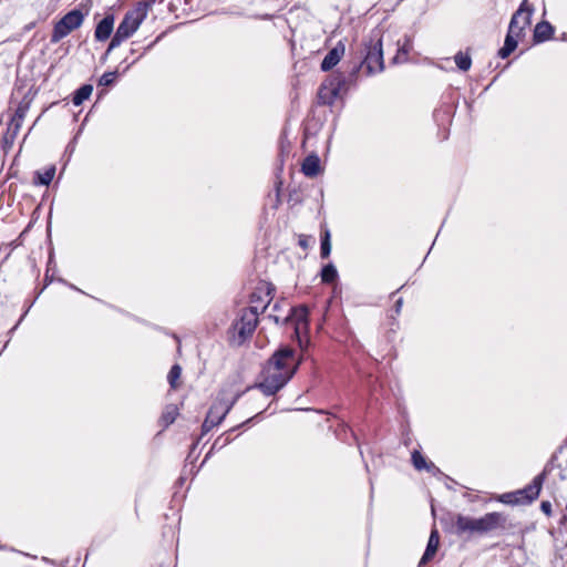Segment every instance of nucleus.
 <instances>
[{
    "label": "nucleus",
    "mask_w": 567,
    "mask_h": 567,
    "mask_svg": "<svg viewBox=\"0 0 567 567\" xmlns=\"http://www.w3.org/2000/svg\"><path fill=\"white\" fill-rule=\"evenodd\" d=\"M301 360L292 348L281 346L267 360L261 372V381L254 388L266 396L275 395L292 379Z\"/></svg>",
    "instance_id": "nucleus-1"
},
{
    "label": "nucleus",
    "mask_w": 567,
    "mask_h": 567,
    "mask_svg": "<svg viewBox=\"0 0 567 567\" xmlns=\"http://www.w3.org/2000/svg\"><path fill=\"white\" fill-rule=\"evenodd\" d=\"M513 525L508 523L505 514L498 512L487 513L480 518L464 516L462 514L455 515L454 534L462 536L464 534H487L494 530H507Z\"/></svg>",
    "instance_id": "nucleus-2"
},
{
    "label": "nucleus",
    "mask_w": 567,
    "mask_h": 567,
    "mask_svg": "<svg viewBox=\"0 0 567 567\" xmlns=\"http://www.w3.org/2000/svg\"><path fill=\"white\" fill-rule=\"evenodd\" d=\"M363 59L354 62L349 70V80L357 81L360 71L367 75H374L384 70L382 38L379 31H373L370 38L363 43Z\"/></svg>",
    "instance_id": "nucleus-3"
},
{
    "label": "nucleus",
    "mask_w": 567,
    "mask_h": 567,
    "mask_svg": "<svg viewBox=\"0 0 567 567\" xmlns=\"http://www.w3.org/2000/svg\"><path fill=\"white\" fill-rule=\"evenodd\" d=\"M258 308L255 306L241 310L240 317L231 323L228 331L233 333V343L240 347L252 337L258 324Z\"/></svg>",
    "instance_id": "nucleus-4"
},
{
    "label": "nucleus",
    "mask_w": 567,
    "mask_h": 567,
    "mask_svg": "<svg viewBox=\"0 0 567 567\" xmlns=\"http://www.w3.org/2000/svg\"><path fill=\"white\" fill-rule=\"evenodd\" d=\"M349 74L341 73L330 74L320 85L318 90V103L321 105H332L339 96L342 89L351 83Z\"/></svg>",
    "instance_id": "nucleus-5"
},
{
    "label": "nucleus",
    "mask_w": 567,
    "mask_h": 567,
    "mask_svg": "<svg viewBox=\"0 0 567 567\" xmlns=\"http://www.w3.org/2000/svg\"><path fill=\"white\" fill-rule=\"evenodd\" d=\"M142 23V2L137 3L135 10L125 14L112 38L107 51L117 48L124 40L128 39Z\"/></svg>",
    "instance_id": "nucleus-6"
},
{
    "label": "nucleus",
    "mask_w": 567,
    "mask_h": 567,
    "mask_svg": "<svg viewBox=\"0 0 567 567\" xmlns=\"http://www.w3.org/2000/svg\"><path fill=\"white\" fill-rule=\"evenodd\" d=\"M84 20V14L81 10L74 9L63 16L53 28L51 34V42L58 43L72 31L79 29Z\"/></svg>",
    "instance_id": "nucleus-7"
},
{
    "label": "nucleus",
    "mask_w": 567,
    "mask_h": 567,
    "mask_svg": "<svg viewBox=\"0 0 567 567\" xmlns=\"http://www.w3.org/2000/svg\"><path fill=\"white\" fill-rule=\"evenodd\" d=\"M557 461V455L551 456L548 463L545 465L542 473L536 475L532 483L527 485L526 487L516 491L517 495L522 498V504H530L533 501H535L539 492L542 489L543 483L547 476L548 473H550L554 470V464Z\"/></svg>",
    "instance_id": "nucleus-8"
},
{
    "label": "nucleus",
    "mask_w": 567,
    "mask_h": 567,
    "mask_svg": "<svg viewBox=\"0 0 567 567\" xmlns=\"http://www.w3.org/2000/svg\"><path fill=\"white\" fill-rule=\"evenodd\" d=\"M241 393H236L230 400L224 396V392H219L215 402L212 404L207 412L208 421H215V424H220L226 415L230 412L236 404Z\"/></svg>",
    "instance_id": "nucleus-9"
},
{
    "label": "nucleus",
    "mask_w": 567,
    "mask_h": 567,
    "mask_svg": "<svg viewBox=\"0 0 567 567\" xmlns=\"http://www.w3.org/2000/svg\"><path fill=\"white\" fill-rule=\"evenodd\" d=\"M308 308L306 306L292 307L289 311V315L284 318L282 322H293L295 324V334L298 339V343L301 349L305 348L303 339L300 337V330L308 328Z\"/></svg>",
    "instance_id": "nucleus-10"
},
{
    "label": "nucleus",
    "mask_w": 567,
    "mask_h": 567,
    "mask_svg": "<svg viewBox=\"0 0 567 567\" xmlns=\"http://www.w3.org/2000/svg\"><path fill=\"white\" fill-rule=\"evenodd\" d=\"M533 12H534V8L530 4H528L527 0H524L519 4L518 9L512 16V17H517V20H516V22H517L516 32L517 33H514L516 35V38H520L524 34L525 28L530 24Z\"/></svg>",
    "instance_id": "nucleus-11"
},
{
    "label": "nucleus",
    "mask_w": 567,
    "mask_h": 567,
    "mask_svg": "<svg viewBox=\"0 0 567 567\" xmlns=\"http://www.w3.org/2000/svg\"><path fill=\"white\" fill-rule=\"evenodd\" d=\"M516 20H517V17H512V19L509 21L508 31L505 37L504 45L498 51V56L502 59L508 58L517 48V43H518L517 39L518 38H516V35L514 34V33H517L516 32V28H517Z\"/></svg>",
    "instance_id": "nucleus-12"
},
{
    "label": "nucleus",
    "mask_w": 567,
    "mask_h": 567,
    "mask_svg": "<svg viewBox=\"0 0 567 567\" xmlns=\"http://www.w3.org/2000/svg\"><path fill=\"white\" fill-rule=\"evenodd\" d=\"M344 51L346 45L343 41L340 40L323 58L320 65L321 70L324 72L332 70L344 55Z\"/></svg>",
    "instance_id": "nucleus-13"
},
{
    "label": "nucleus",
    "mask_w": 567,
    "mask_h": 567,
    "mask_svg": "<svg viewBox=\"0 0 567 567\" xmlns=\"http://www.w3.org/2000/svg\"><path fill=\"white\" fill-rule=\"evenodd\" d=\"M114 27L113 16L104 17L96 25L94 35L97 41H105L110 38Z\"/></svg>",
    "instance_id": "nucleus-14"
},
{
    "label": "nucleus",
    "mask_w": 567,
    "mask_h": 567,
    "mask_svg": "<svg viewBox=\"0 0 567 567\" xmlns=\"http://www.w3.org/2000/svg\"><path fill=\"white\" fill-rule=\"evenodd\" d=\"M320 158L317 154L308 155L301 165V172L307 177H316L320 173Z\"/></svg>",
    "instance_id": "nucleus-15"
},
{
    "label": "nucleus",
    "mask_w": 567,
    "mask_h": 567,
    "mask_svg": "<svg viewBox=\"0 0 567 567\" xmlns=\"http://www.w3.org/2000/svg\"><path fill=\"white\" fill-rule=\"evenodd\" d=\"M439 542H440L439 533L436 529H433L430 534L425 551L420 559L419 567L426 564L427 561H430L433 558V556L435 555V553L437 550Z\"/></svg>",
    "instance_id": "nucleus-16"
},
{
    "label": "nucleus",
    "mask_w": 567,
    "mask_h": 567,
    "mask_svg": "<svg viewBox=\"0 0 567 567\" xmlns=\"http://www.w3.org/2000/svg\"><path fill=\"white\" fill-rule=\"evenodd\" d=\"M555 32L554 27L548 21H540L534 29V41L542 43L549 40Z\"/></svg>",
    "instance_id": "nucleus-17"
},
{
    "label": "nucleus",
    "mask_w": 567,
    "mask_h": 567,
    "mask_svg": "<svg viewBox=\"0 0 567 567\" xmlns=\"http://www.w3.org/2000/svg\"><path fill=\"white\" fill-rule=\"evenodd\" d=\"M412 464L417 471L427 470L433 472H439V468L433 463H427L422 453L417 450H414L411 455Z\"/></svg>",
    "instance_id": "nucleus-18"
},
{
    "label": "nucleus",
    "mask_w": 567,
    "mask_h": 567,
    "mask_svg": "<svg viewBox=\"0 0 567 567\" xmlns=\"http://www.w3.org/2000/svg\"><path fill=\"white\" fill-rule=\"evenodd\" d=\"M28 104H19L16 112H14V115L11 120V123H10V127H13V133L16 134L20 127H21V124H22V121L28 112Z\"/></svg>",
    "instance_id": "nucleus-19"
},
{
    "label": "nucleus",
    "mask_w": 567,
    "mask_h": 567,
    "mask_svg": "<svg viewBox=\"0 0 567 567\" xmlns=\"http://www.w3.org/2000/svg\"><path fill=\"white\" fill-rule=\"evenodd\" d=\"M93 91V86L90 84H84L79 87L73 95L72 103L76 106L81 105L85 100H87Z\"/></svg>",
    "instance_id": "nucleus-20"
},
{
    "label": "nucleus",
    "mask_w": 567,
    "mask_h": 567,
    "mask_svg": "<svg viewBox=\"0 0 567 567\" xmlns=\"http://www.w3.org/2000/svg\"><path fill=\"white\" fill-rule=\"evenodd\" d=\"M320 276L323 284H332L338 279V270L333 264L329 262L322 267Z\"/></svg>",
    "instance_id": "nucleus-21"
},
{
    "label": "nucleus",
    "mask_w": 567,
    "mask_h": 567,
    "mask_svg": "<svg viewBox=\"0 0 567 567\" xmlns=\"http://www.w3.org/2000/svg\"><path fill=\"white\" fill-rule=\"evenodd\" d=\"M331 235L329 229H326L321 233V243H320V256L326 259L331 254Z\"/></svg>",
    "instance_id": "nucleus-22"
},
{
    "label": "nucleus",
    "mask_w": 567,
    "mask_h": 567,
    "mask_svg": "<svg viewBox=\"0 0 567 567\" xmlns=\"http://www.w3.org/2000/svg\"><path fill=\"white\" fill-rule=\"evenodd\" d=\"M177 415H178L177 408L174 405H169L163 412V414L161 416V423L163 424L164 427H167L175 422Z\"/></svg>",
    "instance_id": "nucleus-23"
},
{
    "label": "nucleus",
    "mask_w": 567,
    "mask_h": 567,
    "mask_svg": "<svg viewBox=\"0 0 567 567\" xmlns=\"http://www.w3.org/2000/svg\"><path fill=\"white\" fill-rule=\"evenodd\" d=\"M454 61L457 68L463 72H466L471 69L472 59L467 53H463L462 51L457 52L454 56Z\"/></svg>",
    "instance_id": "nucleus-24"
},
{
    "label": "nucleus",
    "mask_w": 567,
    "mask_h": 567,
    "mask_svg": "<svg viewBox=\"0 0 567 567\" xmlns=\"http://www.w3.org/2000/svg\"><path fill=\"white\" fill-rule=\"evenodd\" d=\"M54 174H55L54 166L47 168L44 172H37V183L40 185L48 186L52 182Z\"/></svg>",
    "instance_id": "nucleus-25"
},
{
    "label": "nucleus",
    "mask_w": 567,
    "mask_h": 567,
    "mask_svg": "<svg viewBox=\"0 0 567 567\" xmlns=\"http://www.w3.org/2000/svg\"><path fill=\"white\" fill-rule=\"evenodd\" d=\"M181 374L182 368L178 364H174L167 374V380L172 389H177V380L181 378Z\"/></svg>",
    "instance_id": "nucleus-26"
},
{
    "label": "nucleus",
    "mask_w": 567,
    "mask_h": 567,
    "mask_svg": "<svg viewBox=\"0 0 567 567\" xmlns=\"http://www.w3.org/2000/svg\"><path fill=\"white\" fill-rule=\"evenodd\" d=\"M501 502L511 505L522 504V498L517 495V492L505 493L501 496Z\"/></svg>",
    "instance_id": "nucleus-27"
},
{
    "label": "nucleus",
    "mask_w": 567,
    "mask_h": 567,
    "mask_svg": "<svg viewBox=\"0 0 567 567\" xmlns=\"http://www.w3.org/2000/svg\"><path fill=\"white\" fill-rule=\"evenodd\" d=\"M555 467L560 470L559 478L561 481L566 480L565 472L567 471V453H565L563 456H559V460H557L554 464V468Z\"/></svg>",
    "instance_id": "nucleus-28"
},
{
    "label": "nucleus",
    "mask_w": 567,
    "mask_h": 567,
    "mask_svg": "<svg viewBox=\"0 0 567 567\" xmlns=\"http://www.w3.org/2000/svg\"><path fill=\"white\" fill-rule=\"evenodd\" d=\"M114 80H115V73L114 72H107V73H104L100 78L99 84L107 86V85H111L114 82Z\"/></svg>",
    "instance_id": "nucleus-29"
},
{
    "label": "nucleus",
    "mask_w": 567,
    "mask_h": 567,
    "mask_svg": "<svg viewBox=\"0 0 567 567\" xmlns=\"http://www.w3.org/2000/svg\"><path fill=\"white\" fill-rule=\"evenodd\" d=\"M218 424H215V421H208V416L206 415L205 421L202 425V436L207 434L214 426H217Z\"/></svg>",
    "instance_id": "nucleus-30"
},
{
    "label": "nucleus",
    "mask_w": 567,
    "mask_h": 567,
    "mask_svg": "<svg viewBox=\"0 0 567 567\" xmlns=\"http://www.w3.org/2000/svg\"><path fill=\"white\" fill-rule=\"evenodd\" d=\"M231 441L230 436L227 434L226 437L223 440L221 437H218L214 444H213V449H216L217 446L218 447H224L225 445H227L229 442Z\"/></svg>",
    "instance_id": "nucleus-31"
},
{
    "label": "nucleus",
    "mask_w": 567,
    "mask_h": 567,
    "mask_svg": "<svg viewBox=\"0 0 567 567\" xmlns=\"http://www.w3.org/2000/svg\"><path fill=\"white\" fill-rule=\"evenodd\" d=\"M540 509L544 514H546L547 516H550L551 515V504L550 502L548 501H543L540 503Z\"/></svg>",
    "instance_id": "nucleus-32"
},
{
    "label": "nucleus",
    "mask_w": 567,
    "mask_h": 567,
    "mask_svg": "<svg viewBox=\"0 0 567 567\" xmlns=\"http://www.w3.org/2000/svg\"><path fill=\"white\" fill-rule=\"evenodd\" d=\"M268 318L270 320H272L276 324H287L288 322H282L284 321V318H281L280 316L278 315H272V313H269L268 315Z\"/></svg>",
    "instance_id": "nucleus-33"
},
{
    "label": "nucleus",
    "mask_w": 567,
    "mask_h": 567,
    "mask_svg": "<svg viewBox=\"0 0 567 567\" xmlns=\"http://www.w3.org/2000/svg\"><path fill=\"white\" fill-rule=\"evenodd\" d=\"M157 0H144L143 7H144V19L146 18L147 10L156 2ZM162 2L163 0H158Z\"/></svg>",
    "instance_id": "nucleus-34"
},
{
    "label": "nucleus",
    "mask_w": 567,
    "mask_h": 567,
    "mask_svg": "<svg viewBox=\"0 0 567 567\" xmlns=\"http://www.w3.org/2000/svg\"><path fill=\"white\" fill-rule=\"evenodd\" d=\"M342 432L344 433V435H347V433L349 432L350 435L353 437V440L357 441V437H355L354 433L352 432V430L349 426L343 425L342 426Z\"/></svg>",
    "instance_id": "nucleus-35"
},
{
    "label": "nucleus",
    "mask_w": 567,
    "mask_h": 567,
    "mask_svg": "<svg viewBox=\"0 0 567 567\" xmlns=\"http://www.w3.org/2000/svg\"><path fill=\"white\" fill-rule=\"evenodd\" d=\"M402 298H399L396 301H395V305H394V308H395V312L399 313L401 311V307H402Z\"/></svg>",
    "instance_id": "nucleus-36"
},
{
    "label": "nucleus",
    "mask_w": 567,
    "mask_h": 567,
    "mask_svg": "<svg viewBox=\"0 0 567 567\" xmlns=\"http://www.w3.org/2000/svg\"><path fill=\"white\" fill-rule=\"evenodd\" d=\"M299 246H301L302 248H307L308 244H307V239L303 238V237H300L299 239Z\"/></svg>",
    "instance_id": "nucleus-37"
},
{
    "label": "nucleus",
    "mask_w": 567,
    "mask_h": 567,
    "mask_svg": "<svg viewBox=\"0 0 567 567\" xmlns=\"http://www.w3.org/2000/svg\"><path fill=\"white\" fill-rule=\"evenodd\" d=\"M275 291V288L270 285L267 286V291H266V295L268 297H270V295Z\"/></svg>",
    "instance_id": "nucleus-38"
},
{
    "label": "nucleus",
    "mask_w": 567,
    "mask_h": 567,
    "mask_svg": "<svg viewBox=\"0 0 567 567\" xmlns=\"http://www.w3.org/2000/svg\"><path fill=\"white\" fill-rule=\"evenodd\" d=\"M261 413L256 414L254 417L248 419L246 422H244L240 426H244L247 423H250L254 419L258 417Z\"/></svg>",
    "instance_id": "nucleus-39"
},
{
    "label": "nucleus",
    "mask_w": 567,
    "mask_h": 567,
    "mask_svg": "<svg viewBox=\"0 0 567 567\" xmlns=\"http://www.w3.org/2000/svg\"><path fill=\"white\" fill-rule=\"evenodd\" d=\"M279 309H280V306H279V303H278V302H276V303L274 305V307H272V310H274V311H279Z\"/></svg>",
    "instance_id": "nucleus-40"
},
{
    "label": "nucleus",
    "mask_w": 567,
    "mask_h": 567,
    "mask_svg": "<svg viewBox=\"0 0 567 567\" xmlns=\"http://www.w3.org/2000/svg\"><path fill=\"white\" fill-rule=\"evenodd\" d=\"M256 300H257V296H256V293L254 292V293L251 295V297H250V301H251V302H255Z\"/></svg>",
    "instance_id": "nucleus-41"
},
{
    "label": "nucleus",
    "mask_w": 567,
    "mask_h": 567,
    "mask_svg": "<svg viewBox=\"0 0 567 567\" xmlns=\"http://www.w3.org/2000/svg\"><path fill=\"white\" fill-rule=\"evenodd\" d=\"M270 300H271V297L269 298V300L267 301V303L262 306V308H261V312H264V311H265V309L267 308V306H268V303L270 302Z\"/></svg>",
    "instance_id": "nucleus-42"
},
{
    "label": "nucleus",
    "mask_w": 567,
    "mask_h": 567,
    "mask_svg": "<svg viewBox=\"0 0 567 567\" xmlns=\"http://www.w3.org/2000/svg\"><path fill=\"white\" fill-rule=\"evenodd\" d=\"M276 198H277V203H279V186L276 189Z\"/></svg>",
    "instance_id": "nucleus-43"
},
{
    "label": "nucleus",
    "mask_w": 567,
    "mask_h": 567,
    "mask_svg": "<svg viewBox=\"0 0 567 567\" xmlns=\"http://www.w3.org/2000/svg\"><path fill=\"white\" fill-rule=\"evenodd\" d=\"M440 111L439 110H435L434 111V116L436 117L439 115Z\"/></svg>",
    "instance_id": "nucleus-44"
}]
</instances>
